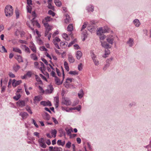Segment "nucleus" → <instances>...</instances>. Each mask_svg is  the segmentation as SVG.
I'll return each instance as SVG.
<instances>
[{
    "instance_id": "a18cd8bd",
    "label": "nucleus",
    "mask_w": 151,
    "mask_h": 151,
    "mask_svg": "<svg viewBox=\"0 0 151 151\" xmlns=\"http://www.w3.org/2000/svg\"><path fill=\"white\" fill-rule=\"evenodd\" d=\"M48 7L49 9H50L53 10H54L55 9L54 6H52L51 3H48Z\"/></svg>"
},
{
    "instance_id": "1a4fd4ad",
    "label": "nucleus",
    "mask_w": 151,
    "mask_h": 151,
    "mask_svg": "<svg viewBox=\"0 0 151 151\" xmlns=\"http://www.w3.org/2000/svg\"><path fill=\"white\" fill-rule=\"evenodd\" d=\"M22 82L21 81L19 80L16 81L15 79L13 80L12 82V85L14 87H16L17 86L19 85Z\"/></svg>"
},
{
    "instance_id": "7c9ffc66",
    "label": "nucleus",
    "mask_w": 151,
    "mask_h": 151,
    "mask_svg": "<svg viewBox=\"0 0 151 151\" xmlns=\"http://www.w3.org/2000/svg\"><path fill=\"white\" fill-rule=\"evenodd\" d=\"M87 9L88 12H93L94 10V7L92 5H90L87 7Z\"/></svg>"
},
{
    "instance_id": "338daca9",
    "label": "nucleus",
    "mask_w": 151,
    "mask_h": 151,
    "mask_svg": "<svg viewBox=\"0 0 151 151\" xmlns=\"http://www.w3.org/2000/svg\"><path fill=\"white\" fill-rule=\"evenodd\" d=\"M41 60L47 65H48V63L47 60L44 58H42Z\"/></svg>"
},
{
    "instance_id": "052dcab7",
    "label": "nucleus",
    "mask_w": 151,
    "mask_h": 151,
    "mask_svg": "<svg viewBox=\"0 0 151 151\" xmlns=\"http://www.w3.org/2000/svg\"><path fill=\"white\" fill-rule=\"evenodd\" d=\"M40 50L42 51H47V50L44 47L42 46L40 48Z\"/></svg>"
},
{
    "instance_id": "ddd939ff",
    "label": "nucleus",
    "mask_w": 151,
    "mask_h": 151,
    "mask_svg": "<svg viewBox=\"0 0 151 151\" xmlns=\"http://www.w3.org/2000/svg\"><path fill=\"white\" fill-rule=\"evenodd\" d=\"M106 40L109 44L112 45L113 43L114 39L112 36H110L107 38Z\"/></svg>"
},
{
    "instance_id": "2eb2a0df",
    "label": "nucleus",
    "mask_w": 151,
    "mask_h": 151,
    "mask_svg": "<svg viewBox=\"0 0 151 151\" xmlns=\"http://www.w3.org/2000/svg\"><path fill=\"white\" fill-rule=\"evenodd\" d=\"M48 88H49L46 90V92L48 93H51L53 90V88L52 86L51 85H49Z\"/></svg>"
},
{
    "instance_id": "09e8293b",
    "label": "nucleus",
    "mask_w": 151,
    "mask_h": 151,
    "mask_svg": "<svg viewBox=\"0 0 151 151\" xmlns=\"http://www.w3.org/2000/svg\"><path fill=\"white\" fill-rule=\"evenodd\" d=\"M87 24L88 22H85L84 23L83 25L82 26L81 31H82L83 29H84L86 27Z\"/></svg>"
},
{
    "instance_id": "e2e57ef3",
    "label": "nucleus",
    "mask_w": 151,
    "mask_h": 151,
    "mask_svg": "<svg viewBox=\"0 0 151 151\" xmlns=\"http://www.w3.org/2000/svg\"><path fill=\"white\" fill-rule=\"evenodd\" d=\"M32 123H33L34 124L35 126L37 128H38L39 126L36 123L34 119H32Z\"/></svg>"
},
{
    "instance_id": "a19ab883",
    "label": "nucleus",
    "mask_w": 151,
    "mask_h": 151,
    "mask_svg": "<svg viewBox=\"0 0 151 151\" xmlns=\"http://www.w3.org/2000/svg\"><path fill=\"white\" fill-rule=\"evenodd\" d=\"M27 12L30 13H31L32 9V6L30 5L27 6Z\"/></svg>"
},
{
    "instance_id": "f704fd0d",
    "label": "nucleus",
    "mask_w": 151,
    "mask_h": 151,
    "mask_svg": "<svg viewBox=\"0 0 151 151\" xmlns=\"http://www.w3.org/2000/svg\"><path fill=\"white\" fill-rule=\"evenodd\" d=\"M57 143L58 145H61L62 146H63L65 144V141H64L63 142H62L61 140H59L57 141Z\"/></svg>"
},
{
    "instance_id": "603ef678",
    "label": "nucleus",
    "mask_w": 151,
    "mask_h": 151,
    "mask_svg": "<svg viewBox=\"0 0 151 151\" xmlns=\"http://www.w3.org/2000/svg\"><path fill=\"white\" fill-rule=\"evenodd\" d=\"M66 80V83H69V82L68 81H69L70 82H71L74 80V79L71 78H67Z\"/></svg>"
},
{
    "instance_id": "6e6d98bb",
    "label": "nucleus",
    "mask_w": 151,
    "mask_h": 151,
    "mask_svg": "<svg viewBox=\"0 0 151 151\" xmlns=\"http://www.w3.org/2000/svg\"><path fill=\"white\" fill-rule=\"evenodd\" d=\"M43 148H45L46 147V145L45 142L41 143L39 144Z\"/></svg>"
},
{
    "instance_id": "ea45409f",
    "label": "nucleus",
    "mask_w": 151,
    "mask_h": 151,
    "mask_svg": "<svg viewBox=\"0 0 151 151\" xmlns=\"http://www.w3.org/2000/svg\"><path fill=\"white\" fill-rule=\"evenodd\" d=\"M45 119L47 120H49L50 118V115L46 112H45Z\"/></svg>"
},
{
    "instance_id": "774afa93",
    "label": "nucleus",
    "mask_w": 151,
    "mask_h": 151,
    "mask_svg": "<svg viewBox=\"0 0 151 151\" xmlns=\"http://www.w3.org/2000/svg\"><path fill=\"white\" fill-rule=\"evenodd\" d=\"M9 77L11 78H14L15 77V75L11 72L9 73Z\"/></svg>"
},
{
    "instance_id": "bf43d9fd",
    "label": "nucleus",
    "mask_w": 151,
    "mask_h": 151,
    "mask_svg": "<svg viewBox=\"0 0 151 151\" xmlns=\"http://www.w3.org/2000/svg\"><path fill=\"white\" fill-rule=\"evenodd\" d=\"M113 59V58H110L106 60V63H109V64H110V63Z\"/></svg>"
},
{
    "instance_id": "72a5a7b5",
    "label": "nucleus",
    "mask_w": 151,
    "mask_h": 151,
    "mask_svg": "<svg viewBox=\"0 0 151 151\" xmlns=\"http://www.w3.org/2000/svg\"><path fill=\"white\" fill-rule=\"evenodd\" d=\"M21 97V96L20 94H16V95L14 96L13 98L16 101H17Z\"/></svg>"
},
{
    "instance_id": "f03ea898",
    "label": "nucleus",
    "mask_w": 151,
    "mask_h": 151,
    "mask_svg": "<svg viewBox=\"0 0 151 151\" xmlns=\"http://www.w3.org/2000/svg\"><path fill=\"white\" fill-rule=\"evenodd\" d=\"M108 30L106 29H103L102 28H99L97 32V35H100L99 38L101 40H103L106 38V36L103 34L107 32Z\"/></svg>"
},
{
    "instance_id": "dca6fc26",
    "label": "nucleus",
    "mask_w": 151,
    "mask_h": 151,
    "mask_svg": "<svg viewBox=\"0 0 151 151\" xmlns=\"http://www.w3.org/2000/svg\"><path fill=\"white\" fill-rule=\"evenodd\" d=\"M73 30V26L72 24H71L68 25L67 27V31L71 32L69 35H71L72 32H71Z\"/></svg>"
},
{
    "instance_id": "c756f323",
    "label": "nucleus",
    "mask_w": 151,
    "mask_h": 151,
    "mask_svg": "<svg viewBox=\"0 0 151 151\" xmlns=\"http://www.w3.org/2000/svg\"><path fill=\"white\" fill-rule=\"evenodd\" d=\"M65 130L67 134L68 135H69L70 136L71 134V132L73 131L72 129V128L69 129L68 128H66L65 129Z\"/></svg>"
},
{
    "instance_id": "5701e85b",
    "label": "nucleus",
    "mask_w": 151,
    "mask_h": 151,
    "mask_svg": "<svg viewBox=\"0 0 151 151\" xmlns=\"http://www.w3.org/2000/svg\"><path fill=\"white\" fill-rule=\"evenodd\" d=\"M78 96L80 98H82L83 95L84 93L82 89H81L79 91V93H78Z\"/></svg>"
},
{
    "instance_id": "4468645a",
    "label": "nucleus",
    "mask_w": 151,
    "mask_h": 151,
    "mask_svg": "<svg viewBox=\"0 0 151 151\" xmlns=\"http://www.w3.org/2000/svg\"><path fill=\"white\" fill-rule=\"evenodd\" d=\"M133 23L137 27H139L140 24L139 20L137 19H134L133 21Z\"/></svg>"
},
{
    "instance_id": "0eeeda50",
    "label": "nucleus",
    "mask_w": 151,
    "mask_h": 151,
    "mask_svg": "<svg viewBox=\"0 0 151 151\" xmlns=\"http://www.w3.org/2000/svg\"><path fill=\"white\" fill-rule=\"evenodd\" d=\"M17 105L20 107H22L25 106L24 101L19 100L17 102Z\"/></svg>"
},
{
    "instance_id": "f8f14e48",
    "label": "nucleus",
    "mask_w": 151,
    "mask_h": 151,
    "mask_svg": "<svg viewBox=\"0 0 151 151\" xmlns=\"http://www.w3.org/2000/svg\"><path fill=\"white\" fill-rule=\"evenodd\" d=\"M44 25L45 27L46 30L50 31L51 30L52 26L49 25L47 23H44Z\"/></svg>"
},
{
    "instance_id": "c85d7f7f",
    "label": "nucleus",
    "mask_w": 151,
    "mask_h": 151,
    "mask_svg": "<svg viewBox=\"0 0 151 151\" xmlns=\"http://www.w3.org/2000/svg\"><path fill=\"white\" fill-rule=\"evenodd\" d=\"M54 3L56 6L58 7L60 6L62 4L61 2L59 0H55Z\"/></svg>"
},
{
    "instance_id": "de8ad7c7",
    "label": "nucleus",
    "mask_w": 151,
    "mask_h": 151,
    "mask_svg": "<svg viewBox=\"0 0 151 151\" xmlns=\"http://www.w3.org/2000/svg\"><path fill=\"white\" fill-rule=\"evenodd\" d=\"M15 13L16 15V18L17 19H18L19 15V11L17 9L15 10Z\"/></svg>"
},
{
    "instance_id": "680f3d73",
    "label": "nucleus",
    "mask_w": 151,
    "mask_h": 151,
    "mask_svg": "<svg viewBox=\"0 0 151 151\" xmlns=\"http://www.w3.org/2000/svg\"><path fill=\"white\" fill-rule=\"evenodd\" d=\"M19 42L22 44H27V42L24 40H19Z\"/></svg>"
},
{
    "instance_id": "9b49d317",
    "label": "nucleus",
    "mask_w": 151,
    "mask_h": 151,
    "mask_svg": "<svg viewBox=\"0 0 151 151\" xmlns=\"http://www.w3.org/2000/svg\"><path fill=\"white\" fill-rule=\"evenodd\" d=\"M76 55L77 59L79 60L82 56V53L81 51H78L76 52Z\"/></svg>"
},
{
    "instance_id": "f3484780",
    "label": "nucleus",
    "mask_w": 151,
    "mask_h": 151,
    "mask_svg": "<svg viewBox=\"0 0 151 151\" xmlns=\"http://www.w3.org/2000/svg\"><path fill=\"white\" fill-rule=\"evenodd\" d=\"M32 45H31L29 46V47L31 50L34 52L36 53V48L35 47V45L33 43H31Z\"/></svg>"
},
{
    "instance_id": "9d476101",
    "label": "nucleus",
    "mask_w": 151,
    "mask_h": 151,
    "mask_svg": "<svg viewBox=\"0 0 151 151\" xmlns=\"http://www.w3.org/2000/svg\"><path fill=\"white\" fill-rule=\"evenodd\" d=\"M127 44L130 47H132L134 44V40L132 38H129L127 42Z\"/></svg>"
},
{
    "instance_id": "393cba45",
    "label": "nucleus",
    "mask_w": 151,
    "mask_h": 151,
    "mask_svg": "<svg viewBox=\"0 0 151 151\" xmlns=\"http://www.w3.org/2000/svg\"><path fill=\"white\" fill-rule=\"evenodd\" d=\"M105 50V53L104 55L103 56V57L105 58L107 57V55H109L110 53V51L108 49H106Z\"/></svg>"
},
{
    "instance_id": "20e7f679",
    "label": "nucleus",
    "mask_w": 151,
    "mask_h": 151,
    "mask_svg": "<svg viewBox=\"0 0 151 151\" xmlns=\"http://www.w3.org/2000/svg\"><path fill=\"white\" fill-rule=\"evenodd\" d=\"M62 104L66 106H69L71 105V102L69 99L65 98L63 99Z\"/></svg>"
},
{
    "instance_id": "58836bf2",
    "label": "nucleus",
    "mask_w": 151,
    "mask_h": 151,
    "mask_svg": "<svg viewBox=\"0 0 151 151\" xmlns=\"http://www.w3.org/2000/svg\"><path fill=\"white\" fill-rule=\"evenodd\" d=\"M35 77L36 81L39 82L41 84L42 83V82L40 78L37 75H35Z\"/></svg>"
},
{
    "instance_id": "39448f33",
    "label": "nucleus",
    "mask_w": 151,
    "mask_h": 151,
    "mask_svg": "<svg viewBox=\"0 0 151 151\" xmlns=\"http://www.w3.org/2000/svg\"><path fill=\"white\" fill-rule=\"evenodd\" d=\"M40 104L45 106H52L50 102L48 101H42L40 102Z\"/></svg>"
},
{
    "instance_id": "473e14b6",
    "label": "nucleus",
    "mask_w": 151,
    "mask_h": 151,
    "mask_svg": "<svg viewBox=\"0 0 151 151\" xmlns=\"http://www.w3.org/2000/svg\"><path fill=\"white\" fill-rule=\"evenodd\" d=\"M17 60L19 63L23 62L22 58L20 55H17Z\"/></svg>"
},
{
    "instance_id": "4d7b16f0",
    "label": "nucleus",
    "mask_w": 151,
    "mask_h": 151,
    "mask_svg": "<svg viewBox=\"0 0 151 151\" xmlns=\"http://www.w3.org/2000/svg\"><path fill=\"white\" fill-rule=\"evenodd\" d=\"M24 50L25 51V52L27 53H29L31 52V51H30V50L27 47L24 49Z\"/></svg>"
},
{
    "instance_id": "7ed1b4c3",
    "label": "nucleus",
    "mask_w": 151,
    "mask_h": 151,
    "mask_svg": "<svg viewBox=\"0 0 151 151\" xmlns=\"http://www.w3.org/2000/svg\"><path fill=\"white\" fill-rule=\"evenodd\" d=\"M50 151H62V149L60 147L50 146L49 147Z\"/></svg>"
},
{
    "instance_id": "bb28decb",
    "label": "nucleus",
    "mask_w": 151,
    "mask_h": 151,
    "mask_svg": "<svg viewBox=\"0 0 151 151\" xmlns=\"http://www.w3.org/2000/svg\"><path fill=\"white\" fill-rule=\"evenodd\" d=\"M13 51L19 53V54H21L22 53L21 50L18 47H14L13 49Z\"/></svg>"
},
{
    "instance_id": "e433bc0d",
    "label": "nucleus",
    "mask_w": 151,
    "mask_h": 151,
    "mask_svg": "<svg viewBox=\"0 0 151 151\" xmlns=\"http://www.w3.org/2000/svg\"><path fill=\"white\" fill-rule=\"evenodd\" d=\"M63 37L64 38L65 40H69V38H68L67 34L66 33H63L62 35Z\"/></svg>"
},
{
    "instance_id": "a878e982",
    "label": "nucleus",
    "mask_w": 151,
    "mask_h": 151,
    "mask_svg": "<svg viewBox=\"0 0 151 151\" xmlns=\"http://www.w3.org/2000/svg\"><path fill=\"white\" fill-rule=\"evenodd\" d=\"M82 35L83 37V41H84L87 37V31L86 30H85L84 31H83L82 33Z\"/></svg>"
},
{
    "instance_id": "4c0bfd02",
    "label": "nucleus",
    "mask_w": 151,
    "mask_h": 151,
    "mask_svg": "<svg viewBox=\"0 0 151 151\" xmlns=\"http://www.w3.org/2000/svg\"><path fill=\"white\" fill-rule=\"evenodd\" d=\"M51 134L54 136V137H55L57 134V131L55 129L52 130L51 132Z\"/></svg>"
},
{
    "instance_id": "a211bd4d",
    "label": "nucleus",
    "mask_w": 151,
    "mask_h": 151,
    "mask_svg": "<svg viewBox=\"0 0 151 151\" xmlns=\"http://www.w3.org/2000/svg\"><path fill=\"white\" fill-rule=\"evenodd\" d=\"M55 81L56 84L57 85H60L61 84L63 83V80L61 82L60 79L57 76L55 77Z\"/></svg>"
},
{
    "instance_id": "c9c22d12",
    "label": "nucleus",
    "mask_w": 151,
    "mask_h": 151,
    "mask_svg": "<svg viewBox=\"0 0 151 151\" xmlns=\"http://www.w3.org/2000/svg\"><path fill=\"white\" fill-rule=\"evenodd\" d=\"M26 109L30 114H32V112L31 109V108L29 106H27L26 107Z\"/></svg>"
},
{
    "instance_id": "f257e3e1",
    "label": "nucleus",
    "mask_w": 151,
    "mask_h": 151,
    "mask_svg": "<svg viewBox=\"0 0 151 151\" xmlns=\"http://www.w3.org/2000/svg\"><path fill=\"white\" fill-rule=\"evenodd\" d=\"M5 15L8 17H10L13 14V9L12 7L10 5L6 6L4 9Z\"/></svg>"
},
{
    "instance_id": "6ab92c4d",
    "label": "nucleus",
    "mask_w": 151,
    "mask_h": 151,
    "mask_svg": "<svg viewBox=\"0 0 151 151\" xmlns=\"http://www.w3.org/2000/svg\"><path fill=\"white\" fill-rule=\"evenodd\" d=\"M19 115L21 116L22 118L24 119L26 118L28 115V114L27 112H24L20 113L19 114Z\"/></svg>"
},
{
    "instance_id": "c03bdc74",
    "label": "nucleus",
    "mask_w": 151,
    "mask_h": 151,
    "mask_svg": "<svg viewBox=\"0 0 151 151\" xmlns=\"http://www.w3.org/2000/svg\"><path fill=\"white\" fill-rule=\"evenodd\" d=\"M32 74V71H28L27 72L26 75L27 76L29 77H31Z\"/></svg>"
},
{
    "instance_id": "cd10ccee",
    "label": "nucleus",
    "mask_w": 151,
    "mask_h": 151,
    "mask_svg": "<svg viewBox=\"0 0 151 151\" xmlns=\"http://www.w3.org/2000/svg\"><path fill=\"white\" fill-rule=\"evenodd\" d=\"M64 65L66 70L67 71H69V67L68 64L66 61H65L64 62Z\"/></svg>"
},
{
    "instance_id": "6e6552de",
    "label": "nucleus",
    "mask_w": 151,
    "mask_h": 151,
    "mask_svg": "<svg viewBox=\"0 0 151 151\" xmlns=\"http://www.w3.org/2000/svg\"><path fill=\"white\" fill-rule=\"evenodd\" d=\"M101 46L104 48L106 49H108L111 48V46H110L109 44H108L106 41L103 42L101 41Z\"/></svg>"
},
{
    "instance_id": "3c124183",
    "label": "nucleus",
    "mask_w": 151,
    "mask_h": 151,
    "mask_svg": "<svg viewBox=\"0 0 151 151\" xmlns=\"http://www.w3.org/2000/svg\"><path fill=\"white\" fill-rule=\"evenodd\" d=\"M83 69V64L82 63H80L78 65V69L79 71H81Z\"/></svg>"
},
{
    "instance_id": "aec40b11",
    "label": "nucleus",
    "mask_w": 151,
    "mask_h": 151,
    "mask_svg": "<svg viewBox=\"0 0 151 151\" xmlns=\"http://www.w3.org/2000/svg\"><path fill=\"white\" fill-rule=\"evenodd\" d=\"M68 60L70 63H73L75 60L73 57L71 55H68Z\"/></svg>"
},
{
    "instance_id": "69168bd1",
    "label": "nucleus",
    "mask_w": 151,
    "mask_h": 151,
    "mask_svg": "<svg viewBox=\"0 0 151 151\" xmlns=\"http://www.w3.org/2000/svg\"><path fill=\"white\" fill-rule=\"evenodd\" d=\"M52 119L54 122L56 124H58V122L57 121L56 119L54 117H52Z\"/></svg>"
},
{
    "instance_id": "0e129e2a",
    "label": "nucleus",
    "mask_w": 151,
    "mask_h": 151,
    "mask_svg": "<svg viewBox=\"0 0 151 151\" xmlns=\"http://www.w3.org/2000/svg\"><path fill=\"white\" fill-rule=\"evenodd\" d=\"M38 142L39 144L45 142L43 138H41L39 139L38 140Z\"/></svg>"
},
{
    "instance_id": "5fc2aeb1",
    "label": "nucleus",
    "mask_w": 151,
    "mask_h": 151,
    "mask_svg": "<svg viewBox=\"0 0 151 151\" xmlns=\"http://www.w3.org/2000/svg\"><path fill=\"white\" fill-rule=\"evenodd\" d=\"M48 13L49 14L52 15V17L54 16L55 15V13L51 10H50L48 11Z\"/></svg>"
},
{
    "instance_id": "4be33fe9",
    "label": "nucleus",
    "mask_w": 151,
    "mask_h": 151,
    "mask_svg": "<svg viewBox=\"0 0 151 151\" xmlns=\"http://www.w3.org/2000/svg\"><path fill=\"white\" fill-rule=\"evenodd\" d=\"M0 52L2 53L7 52V50L4 46L1 45L0 46Z\"/></svg>"
},
{
    "instance_id": "b1692460",
    "label": "nucleus",
    "mask_w": 151,
    "mask_h": 151,
    "mask_svg": "<svg viewBox=\"0 0 151 151\" xmlns=\"http://www.w3.org/2000/svg\"><path fill=\"white\" fill-rule=\"evenodd\" d=\"M81 106L80 105H79L78 106L71 108L69 109V110L71 111L72 110H77L78 111H79L81 110Z\"/></svg>"
},
{
    "instance_id": "423d86ee",
    "label": "nucleus",
    "mask_w": 151,
    "mask_h": 151,
    "mask_svg": "<svg viewBox=\"0 0 151 151\" xmlns=\"http://www.w3.org/2000/svg\"><path fill=\"white\" fill-rule=\"evenodd\" d=\"M42 99V97L40 96H36L33 99L34 103L37 104Z\"/></svg>"
},
{
    "instance_id": "8fccbe9b",
    "label": "nucleus",
    "mask_w": 151,
    "mask_h": 151,
    "mask_svg": "<svg viewBox=\"0 0 151 151\" xmlns=\"http://www.w3.org/2000/svg\"><path fill=\"white\" fill-rule=\"evenodd\" d=\"M60 39L58 37H56L54 39H53V42H60Z\"/></svg>"
},
{
    "instance_id": "2f4dec72",
    "label": "nucleus",
    "mask_w": 151,
    "mask_h": 151,
    "mask_svg": "<svg viewBox=\"0 0 151 151\" xmlns=\"http://www.w3.org/2000/svg\"><path fill=\"white\" fill-rule=\"evenodd\" d=\"M31 58L34 60H37V58L36 55L35 54H32L30 55Z\"/></svg>"
},
{
    "instance_id": "37998d69",
    "label": "nucleus",
    "mask_w": 151,
    "mask_h": 151,
    "mask_svg": "<svg viewBox=\"0 0 151 151\" xmlns=\"http://www.w3.org/2000/svg\"><path fill=\"white\" fill-rule=\"evenodd\" d=\"M13 68L14 70L16 72H17L20 68V66L18 65H17L16 66H13Z\"/></svg>"
},
{
    "instance_id": "864d4df0",
    "label": "nucleus",
    "mask_w": 151,
    "mask_h": 151,
    "mask_svg": "<svg viewBox=\"0 0 151 151\" xmlns=\"http://www.w3.org/2000/svg\"><path fill=\"white\" fill-rule=\"evenodd\" d=\"M52 19V18L50 17L47 16L45 18V19L47 22L50 21Z\"/></svg>"
},
{
    "instance_id": "412c9836",
    "label": "nucleus",
    "mask_w": 151,
    "mask_h": 151,
    "mask_svg": "<svg viewBox=\"0 0 151 151\" xmlns=\"http://www.w3.org/2000/svg\"><path fill=\"white\" fill-rule=\"evenodd\" d=\"M65 16L66 19L65 20V22L66 24H68L69 22V21L70 20V16L67 14H66Z\"/></svg>"
},
{
    "instance_id": "79ce46f5",
    "label": "nucleus",
    "mask_w": 151,
    "mask_h": 151,
    "mask_svg": "<svg viewBox=\"0 0 151 151\" xmlns=\"http://www.w3.org/2000/svg\"><path fill=\"white\" fill-rule=\"evenodd\" d=\"M69 73L71 75H75L78 74V72L76 71H70L69 72Z\"/></svg>"
},
{
    "instance_id": "13d9d810",
    "label": "nucleus",
    "mask_w": 151,
    "mask_h": 151,
    "mask_svg": "<svg viewBox=\"0 0 151 151\" xmlns=\"http://www.w3.org/2000/svg\"><path fill=\"white\" fill-rule=\"evenodd\" d=\"M93 62L96 65H99V63L98 60L96 59L93 60Z\"/></svg>"
},
{
    "instance_id": "49530a36",
    "label": "nucleus",
    "mask_w": 151,
    "mask_h": 151,
    "mask_svg": "<svg viewBox=\"0 0 151 151\" xmlns=\"http://www.w3.org/2000/svg\"><path fill=\"white\" fill-rule=\"evenodd\" d=\"M71 143L70 141H68L66 144V147L69 148L70 147Z\"/></svg>"
}]
</instances>
